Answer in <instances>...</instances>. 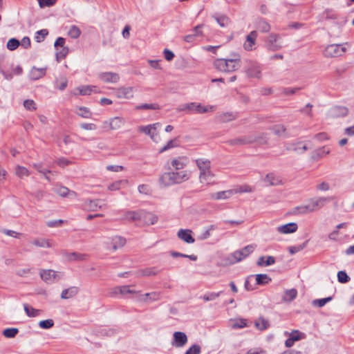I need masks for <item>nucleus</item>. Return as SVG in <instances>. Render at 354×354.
I'll list each match as a JSON object with an SVG mask.
<instances>
[{
    "label": "nucleus",
    "instance_id": "1",
    "mask_svg": "<svg viewBox=\"0 0 354 354\" xmlns=\"http://www.w3.org/2000/svg\"><path fill=\"white\" fill-rule=\"evenodd\" d=\"M191 176L190 170H174L162 174L158 180L160 185L165 187L186 182L190 179Z\"/></svg>",
    "mask_w": 354,
    "mask_h": 354
},
{
    "label": "nucleus",
    "instance_id": "2",
    "mask_svg": "<svg viewBox=\"0 0 354 354\" xmlns=\"http://www.w3.org/2000/svg\"><path fill=\"white\" fill-rule=\"evenodd\" d=\"M195 164L199 170V183L205 186L215 184V174L212 170L211 161L207 158H200L195 160Z\"/></svg>",
    "mask_w": 354,
    "mask_h": 354
},
{
    "label": "nucleus",
    "instance_id": "3",
    "mask_svg": "<svg viewBox=\"0 0 354 354\" xmlns=\"http://www.w3.org/2000/svg\"><path fill=\"white\" fill-rule=\"evenodd\" d=\"M241 56L233 54L231 58H218L214 62V67L223 73H232L237 71L241 66Z\"/></svg>",
    "mask_w": 354,
    "mask_h": 354
},
{
    "label": "nucleus",
    "instance_id": "4",
    "mask_svg": "<svg viewBox=\"0 0 354 354\" xmlns=\"http://www.w3.org/2000/svg\"><path fill=\"white\" fill-rule=\"evenodd\" d=\"M330 201V197H319L310 199L307 204L297 207L300 214H306L317 211L324 207L325 203Z\"/></svg>",
    "mask_w": 354,
    "mask_h": 354
},
{
    "label": "nucleus",
    "instance_id": "5",
    "mask_svg": "<svg viewBox=\"0 0 354 354\" xmlns=\"http://www.w3.org/2000/svg\"><path fill=\"white\" fill-rule=\"evenodd\" d=\"M178 111H184L186 113H204L214 111V106H203L200 103L190 102L180 105L178 108Z\"/></svg>",
    "mask_w": 354,
    "mask_h": 354
},
{
    "label": "nucleus",
    "instance_id": "6",
    "mask_svg": "<svg viewBox=\"0 0 354 354\" xmlns=\"http://www.w3.org/2000/svg\"><path fill=\"white\" fill-rule=\"evenodd\" d=\"M257 248V245L254 243L249 244L243 248L234 251L229 257L230 263L233 264L249 257Z\"/></svg>",
    "mask_w": 354,
    "mask_h": 354
},
{
    "label": "nucleus",
    "instance_id": "7",
    "mask_svg": "<svg viewBox=\"0 0 354 354\" xmlns=\"http://www.w3.org/2000/svg\"><path fill=\"white\" fill-rule=\"evenodd\" d=\"M160 126L159 122L148 124L141 125L138 127V131L144 133L151 138V140L156 143L160 142V136L158 132V128Z\"/></svg>",
    "mask_w": 354,
    "mask_h": 354
},
{
    "label": "nucleus",
    "instance_id": "8",
    "mask_svg": "<svg viewBox=\"0 0 354 354\" xmlns=\"http://www.w3.org/2000/svg\"><path fill=\"white\" fill-rule=\"evenodd\" d=\"M345 44H329L327 45L323 51L326 57H337L343 55L346 51Z\"/></svg>",
    "mask_w": 354,
    "mask_h": 354
},
{
    "label": "nucleus",
    "instance_id": "9",
    "mask_svg": "<svg viewBox=\"0 0 354 354\" xmlns=\"http://www.w3.org/2000/svg\"><path fill=\"white\" fill-rule=\"evenodd\" d=\"M125 243V239L119 236L105 237L103 241V244L105 245L106 249L113 250L114 251L122 248Z\"/></svg>",
    "mask_w": 354,
    "mask_h": 354
},
{
    "label": "nucleus",
    "instance_id": "10",
    "mask_svg": "<svg viewBox=\"0 0 354 354\" xmlns=\"http://www.w3.org/2000/svg\"><path fill=\"white\" fill-rule=\"evenodd\" d=\"M118 99L131 100L134 97L136 88L133 86H120L114 89Z\"/></svg>",
    "mask_w": 354,
    "mask_h": 354
},
{
    "label": "nucleus",
    "instance_id": "11",
    "mask_svg": "<svg viewBox=\"0 0 354 354\" xmlns=\"http://www.w3.org/2000/svg\"><path fill=\"white\" fill-rule=\"evenodd\" d=\"M62 276V273L54 270H42L40 271V277L45 282L52 283L59 280Z\"/></svg>",
    "mask_w": 354,
    "mask_h": 354
},
{
    "label": "nucleus",
    "instance_id": "12",
    "mask_svg": "<svg viewBox=\"0 0 354 354\" xmlns=\"http://www.w3.org/2000/svg\"><path fill=\"white\" fill-rule=\"evenodd\" d=\"M98 79L105 84H117L120 80V75L114 72H102L97 75Z\"/></svg>",
    "mask_w": 354,
    "mask_h": 354
},
{
    "label": "nucleus",
    "instance_id": "13",
    "mask_svg": "<svg viewBox=\"0 0 354 354\" xmlns=\"http://www.w3.org/2000/svg\"><path fill=\"white\" fill-rule=\"evenodd\" d=\"M189 162V158L186 156H178L170 160V166L174 170H184Z\"/></svg>",
    "mask_w": 354,
    "mask_h": 354
},
{
    "label": "nucleus",
    "instance_id": "14",
    "mask_svg": "<svg viewBox=\"0 0 354 354\" xmlns=\"http://www.w3.org/2000/svg\"><path fill=\"white\" fill-rule=\"evenodd\" d=\"M266 47L269 50L276 51L282 48V43L277 35L271 34L267 38Z\"/></svg>",
    "mask_w": 354,
    "mask_h": 354
},
{
    "label": "nucleus",
    "instance_id": "15",
    "mask_svg": "<svg viewBox=\"0 0 354 354\" xmlns=\"http://www.w3.org/2000/svg\"><path fill=\"white\" fill-rule=\"evenodd\" d=\"M143 209L127 211L123 214L122 219L129 222L142 221Z\"/></svg>",
    "mask_w": 354,
    "mask_h": 354
},
{
    "label": "nucleus",
    "instance_id": "16",
    "mask_svg": "<svg viewBox=\"0 0 354 354\" xmlns=\"http://www.w3.org/2000/svg\"><path fill=\"white\" fill-rule=\"evenodd\" d=\"M63 257L70 262L72 261H84L88 258V254L78 252H68L66 251H62Z\"/></svg>",
    "mask_w": 354,
    "mask_h": 354
},
{
    "label": "nucleus",
    "instance_id": "17",
    "mask_svg": "<svg viewBox=\"0 0 354 354\" xmlns=\"http://www.w3.org/2000/svg\"><path fill=\"white\" fill-rule=\"evenodd\" d=\"M298 229L297 223L291 222L277 227L276 230L281 234H288L295 232Z\"/></svg>",
    "mask_w": 354,
    "mask_h": 354
},
{
    "label": "nucleus",
    "instance_id": "18",
    "mask_svg": "<svg viewBox=\"0 0 354 354\" xmlns=\"http://www.w3.org/2000/svg\"><path fill=\"white\" fill-rule=\"evenodd\" d=\"M30 243L35 247L41 248H51L55 246V243L52 239L41 237L34 239Z\"/></svg>",
    "mask_w": 354,
    "mask_h": 354
},
{
    "label": "nucleus",
    "instance_id": "19",
    "mask_svg": "<svg viewBox=\"0 0 354 354\" xmlns=\"http://www.w3.org/2000/svg\"><path fill=\"white\" fill-rule=\"evenodd\" d=\"M248 77L260 79L261 77V68L257 64H250L245 70Z\"/></svg>",
    "mask_w": 354,
    "mask_h": 354
},
{
    "label": "nucleus",
    "instance_id": "20",
    "mask_svg": "<svg viewBox=\"0 0 354 354\" xmlns=\"http://www.w3.org/2000/svg\"><path fill=\"white\" fill-rule=\"evenodd\" d=\"M174 341L172 345L176 347H183L187 342V337L183 332L177 331L173 335Z\"/></svg>",
    "mask_w": 354,
    "mask_h": 354
},
{
    "label": "nucleus",
    "instance_id": "21",
    "mask_svg": "<svg viewBox=\"0 0 354 354\" xmlns=\"http://www.w3.org/2000/svg\"><path fill=\"white\" fill-rule=\"evenodd\" d=\"M46 67L37 68L33 66L29 71V77L32 80H39L46 75Z\"/></svg>",
    "mask_w": 354,
    "mask_h": 354
},
{
    "label": "nucleus",
    "instance_id": "22",
    "mask_svg": "<svg viewBox=\"0 0 354 354\" xmlns=\"http://www.w3.org/2000/svg\"><path fill=\"white\" fill-rule=\"evenodd\" d=\"M257 37V32L255 30L252 31L249 35H247L246 39L243 44V48L246 50L250 51L254 49Z\"/></svg>",
    "mask_w": 354,
    "mask_h": 354
},
{
    "label": "nucleus",
    "instance_id": "23",
    "mask_svg": "<svg viewBox=\"0 0 354 354\" xmlns=\"http://www.w3.org/2000/svg\"><path fill=\"white\" fill-rule=\"evenodd\" d=\"M105 203L101 199L89 200L84 203L85 207L90 211H97L105 207Z\"/></svg>",
    "mask_w": 354,
    "mask_h": 354
},
{
    "label": "nucleus",
    "instance_id": "24",
    "mask_svg": "<svg viewBox=\"0 0 354 354\" xmlns=\"http://www.w3.org/2000/svg\"><path fill=\"white\" fill-rule=\"evenodd\" d=\"M160 293L158 292H151L145 293L140 296L139 301L145 304H151L153 301L159 300Z\"/></svg>",
    "mask_w": 354,
    "mask_h": 354
},
{
    "label": "nucleus",
    "instance_id": "25",
    "mask_svg": "<svg viewBox=\"0 0 354 354\" xmlns=\"http://www.w3.org/2000/svg\"><path fill=\"white\" fill-rule=\"evenodd\" d=\"M234 195V192L232 189H228L213 193L211 194V198L215 201H221L229 199Z\"/></svg>",
    "mask_w": 354,
    "mask_h": 354
},
{
    "label": "nucleus",
    "instance_id": "26",
    "mask_svg": "<svg viewBox=\"0 0 354 354\" xmlns=\"http://www.w3.org/2000/svg\"><path fill=\"white\" fill-rule=\"evenodd\" d=\"M192 230L188 229H180L177 233V236L187 243H194L195 240L192 236Z\"/></svg>",
    "mask_w": 354,
    "mask_h": 354
},
{
    "label": "nucleus",
    "instance_id": "27",
    "mask_svg": "<svg viewBox=\"0 0 354 354\" xmlns=\"http://www.w3.org/2000/svg\"><path fill=\"white\" fill-rule=\"evenodd\" d=\"M263 181L267 185L270 186H277L283 184V182L279 176L275 175L273 173L267 174L264 178Z\"/></svg>",
    "mask_w": 354,
    "mask_h": 354
},
{
    "label": "nucleus",
    "instance_id": "28",
    "mask_svg": "<svg viewBox=\"0 0 354 354\" xmlns=\"http://www.w3.org/2000/svg\"><path fill=\"white\" fill-rule=\"evenodd\" d=\"M95 88L96 86H95L84 85L75 88L73 94L75 95H90L93 91H95Z\"/></svg>",
    "mask_w": 354,
    "mask_h": 354
},
{
    "label": "nucleus",
    "instance_id": "29",
    "mask_svg": "<svg viewBox=\"0 0 354 354\" xmlns=\"http://www.w3.org/2000/svg\"><path fill=\"white\" fill-rule=\"evenodd\" d=\"M139 292H140V291H136L133 289H131L130 286H122L115 287L113 290L111 294H113V295H118V294L126 295V294H138Z\"/></svg>",
    "mask_w": 354,
    "mask_h": 354
},
{
    "label": "nucleus",
    "instance_id": "30",
    "mask_svg": "<svg viewBox=\"0 0 354 354\" xmlns=\"http://www.w3.org/2000/svg\"><path fill=\"white\" fill-rule=\"evenodd\" d=\"M348 114V109L345 106H335L330 111V115L333 118L344 117Z\"/></svg>",
    "mask_w": 354,
    "mask_h": 354
},
{
    "label": "nucleus",
    "instance_id": "31",
    "mask_svg": "<svg viewBox=\"0 0 354 354\" xmlns=\"http://www.w3.org/2000/svg\"><path fill=\"white\" fill-rule=\"evenodd\" d=\"M54 192L62 197L75 198L77 195L75 192L71 191L67 187L63 186L55 189Z\"/></svg>",
    "mask_w": 354,
    "mask_h": 354
},
{
    "label": "nucleus",
    "instance_id": "32",
    "mask_svg": "<svg viewBox=\"0 0 354 354\" xmlns=\"http://www.w3.org/2000/svg\"><path fill=\"white\" fill-rule=\"evenodd\" d=\"M158 219V216L154 214L151 212H147L146 211L144 210V214L142 215V221L145 225H153L157 223Z\"/></svg>",
    "mask_w": 354,
    "mask_h": 354
},
{
    "label": "nucleus",
    "instance_id": "33",
    "mask_svg": "<svg viewBox=\"0 0 354 354\" xmlns=\"http://www.w3.org/2000/svg\"><path fill=\"white\" fill-rule=\"evenodd\" d=\"M110 118L113 131L119 130L122 129L125 124V120L122 117L115 116Z\"/></svg>",
    "mask_w": 354,
    "mask_h": 354
},
{
    "label": "nucleus",
    "instance_id": "34",
    "mask_svg": "<svg viewBox=\"0 0 354 354\" xmlns=\"http://www.w3.org/2000/svg\"><path fill=\"white\" fill-rule=\"evenodd\" d=\"M230 326L233 329L243 328L247 326V319L243 318H236L229 321Z\"/></svg>",
    "mask_w": 354,
    "mask_h": 354
},
{
    "label": "nucleus",
    "instance_id": "35",
    "mask_svg": "<svg viewBox=\"0 0 354 354\" xmlns=\"http://www.w3.org/2000/svg\"><path fill=\"white\" fill-rule=\"evenodd\" d=\"M275 259L272 256H262L260 257L257 262V266H269L274 264Z\"/></svg>",
    "mask_w": 354,
    "mask_h": 354
},
{
    "label": "nucleus",
    "instance_id": "36",
    "mask_svg": "<svg viewBox=\"0 0 354 354\" xmlns=\"http://www.w3.org/2000/svg\"><path fill=\"white\" fill-rule=\"evenodd\" d=\"M78 293V288L72 286L65 290H63L61 294V298L63 299H68L75 297Z\"/></svg>",
    "mask_w": 354,
    "mask_h": 354
},
{
    "label": "nucleus",
    "instance_id": "37",
    "mask_svg": "<svg viewBox=\"0 0 354 354\" xmlns=\"http://www.w3.org/2000/svg\"><path fill=\"white\" fill-rule=\"evenodd\" d=\"M75 113L80 117L88 119L92 117V112L86 106H77Z\"/></svg>",
    "mask_w": 354,
    "mask_h": 354
},
{
    "label": "nucleus",
    "instance_id": "38",
    "mask_svg": "<svg viewBox=\"0 0 354 354\" xmlns=\"http://www.w3.org/2000/svg\"><path fill=\"white\" fill-rule=\"evenodd\" d=\"M287 149L293 151L297 153H302L308 149V147L302 142L291 144Z\"/></svg>",
    "mask_w": 354,
    "mask_h": 354
},
{
    "label": "nucleus",
    "instance_id": "39",
    "mask_svg": "<svg viewBox=\"0 0 354 354\" xmlns=\"http://www.w3.org/2000/svg\"><path fill=\"white\" fill-rule=\"evenodd\" d=\"M127 180H116L108 185V189L110 191H118L120 190L122 187L127 185Z\"/></svg>",
    "mask_w": 354,
    "mask_h": 354
},
{
    "label": "nucleus",
    "instance_id": "40",
    "mask_svg": "<svg viewBox=\"0 0 354 354\" xmlns=\"http://www.w3.org/2000/svg\"><path fill=\"white\" fill-rule=\"evenodd\" d=\"M24 310H25L26 315L30 317H37L41 313L40 310L35 309L32 306H30L28 304H24Z\"/></svg>",
    "mask_w": 354,
    "mask_h": 354
},
{
    "label": "nucleus",
    "instance_id": "41",
    "mask_svg": "<svg viewBox=\"0 0 354 354\" xmlns=\"http://www.w3.org/2000/svg\"><path fill=\"white\" fill-rule=\"evenodd\" d=\"M297 291L296 289L292 288L290 290H286L284 292L283 300L286 302H290L297 297Z\"/></svg>",
    "mask_w": 354,
    "mask_h": 354
},
{
    "label": "nucleus",
    "instance_id": "42",
    "mask_svg": "<svg viewBox=\"0 0 354 354\" xmlns=\"http://www.w3.org/2000/svg\"><path fill=\"white\" fill-rule=\"evenodd\" d=\"M254 326L257 329L263 330L270 326V323L268 320L263 317H259L254 322Z\"/></svg>",
    "mask_w": 354,
    "mask_h": 354
},
{
    "label": "nucleus",
    "instance_id": "43",
    "mask_svg": "<svg viewBox=\"0 0 354 354\" xmlns=\"http://www.w3.org/2000/svg\"><path fill=\"white\" fill-rule=\"evenodd\" d=\"M158 273L155 268H147L138 271V277L154 276Z\"/></svg>",
    "mask_w": 354,
    "mask_h": 354
},
{
    "label": "nucleus",
    "instance_id": "44",
    "mask_svg": "<svg viewBox=\"0 0 354 354\" xmlns=\"http://www.w3.org/2000/svg\"><path fill=\"white\" fill-rule=\"evenodd\" d=\"M15 174L20 178H23L24 177H27L30 175L29 170L25 167L18 165L16 167L15 170Z\"/></svg>",
    "mask_w": 354,
    "mask_h": 354
},
{
    "label": "nucleus",
    "instance_id": "45",
    "mask_svg": "<svg viewBox=\"0 0 354 354\" xmlns=\"http://www.w3.org/2000/svg\"><path fill=\"white\" fill-rule=\"evenodd\" d=\"M271 129L277 136H285L287 135L286 128L283 124H276Z\"/></svg>",
    "mask_w": 354,
    "mask_h": 354
},
{
    "label": "nucleus",
    "instance_id": "46",
    "mask_svg": "<svg viewBox=\"0 0 354 354\" xmlns=\"http://www.w3.org/2000/svg\"><path fill=\"white\" fill-rule=\"evenodd\" d=\"M56 87L60 90L64 91L68 85V80L65 76H60L55 80Z\"/></svg>",
    "mask_w": 354,
    "mask_h": 354
},
{
    "label": "nucleus",
    "instance_id": "47",
    "mask_svg": "<svg viewBox=\"0 0 354 354\" xmlns=\"http://www.w3.org/2000/svg\"><path fill=\"white\" fill-rule=\"evenodd\" d=\"M256 281L259 285H266L271 281V278L266 274H258L256 275Z\"/></svg>",
    "mask_w": 354,
    "mask_h": 354
},
{
    "label": "nucleus",
    "instance_id": "48",
    "mask_svg": "<svg viewBox=\"0 0 354 354\" xmlns=\"http://www.w3.org/2000/svg\"><path fill=\"white\" fill-rule=\"evenodd\" d=\"M24 107L29 111H36L37 109V104L33 100H26L24 101L23 103Z\"/></svg>",
    "mask_w": 354,
    "mask_h": 354
},
{
    "label": "nucleus",
    "instance_id": "49",
    "mask_svg": "<svg viewBox=\"0 0 354 354\" xmlns=\"http://www.w3.org/2000/svg\"><path fill=\"white\" fill-rule=\"evenodd\" d=\"M256 139H252L250 138H239V139H234L230 141V143L231 145H245L248 143H250L252 142H254Z\"/></svg>",
    "mask_w": 354,
    "mask_h": 354
},
{
    "label": "nucleus",
    "instance_id": "50",
    "mask_svg": "<svg viewBox=\"0 0 354 354\" xmlns=\"http://www.w3.org/2000/svg\"><path fill=\"white\" fill-rule=\"evenodd\" d=\"M221 291L218 292H209L205 294L202 298L205 301H214L216 299H217L221 295Z\"/></svg>",
    "mask_w": 354,
    "mask_h": 354
},
{
    "label": "nucleus",
    "instance_id": "51",
    "mask_svg": "<svg viewBox=\"0 0 354 354\" xmlns=\"http://www.w3.org/2000/svg\"><path fill=\"white\" fill-rule=\"evenodd\" d=\"M170 255L174 258H176V257L188 258L190 260L194 261H196L198 259L197 256L195 254L188 255V254H183L180 252H175V251L170 252Z\"/></svg>",
    "mask_w": 354,
    "mask_h": 354
},
{
    "label": "nucleus",
    "instance_id": "52",
    "mask_svg": "<svg viewBox=\"0 0 354 354\" xmlns=\"http://www.w3.org/2000/svg\"><path fill=\"white\" fill-rule=\"evenodd\" d=\"M18 333L19 330L17 328H8L3 331V335L7 338H13Z\"/></svg>",
    "mask_w": 354,
    "mask_h": 354
},
{
    "label": "nucleus",
    "instance_id": "53",
    "mask_svg": "<svg viewBox=\"0 0 354 354\" xmlns=\"http://www.w3.org/2000/svg\"><path fill=\"white\" fill-rule=\"evenodd\" d=\"M178 146L177 139L170 140L163 147L160 149V153L166 151L170 149L174 148Z\"/></svg>",
    "mask_w": 354,
    "mask_h": 354
},
{
    "label": "nucleus",
    "instance_id": "54",
    "mask_svg": "<svg viewBox=\"0 0 354 354\" xmlns=\"http://www.w3.org/2000/svg\"><path fill=\"white\" fill-rule=\"evenodd\" d=\"M20 46V42L15 38H12L7 42V48L10 50H14Z\"/></svg>",
    "mask_w": 354,
    "mask_h": 354
},
{
    "label": "nucleus",
    "instance_id": "55",
    "mask_svg": "<svg viewBox=\"0 0 354 354\" xmlns=\"http://www.w3.org/2000/svg\"><path fill=\"white\" fill-rule=\"evenodd\" d=\"M232 191L234 192V194H239V193H250L253 191V189L250 185H243L240 186L236 189H233Z\"/></svg>",
    "mask_w": 354,
    "mask_h": 354
},
{
    "label": "nucleus",
    "instance_id": "56",
    "mask_svg": "<svg viewBox=\"0 0 354 354\" xmlns=\"http://www.w3.org/2000/svg\"><path fill=\"white\" fill-rule=\"evenodd\" d=\"M80 33V28L75 26H72L68 32V35L73 39L79 37Z\"/></svg>",
    "mask_w": 354,
    "mask_h": 354
},
{
    "label": "nucleus",
    "instance_id": "57",
    "mask_svg": "<svg viewBox=\"0 0 354 354\" xmlns=\"http://www.w3.org/2000/svg\"><path fill=\"white\" fill-rule=\"evenodd\" d=\"M135 109L136 110H147V109H158V105L156 104H142L137 105Z\"/></svg>",
    "mask_w": 354,
    "mask_h": 354
},
{
    "label": "nucleus",
    "instance_id": "58",
    "mask_svg": "<svg viewBox=\"0 0 354 354\" xmlns=\"http://www.w3.org/2000/svg\"><path fill=\"white\" fill-rule=\"evenodd\" d=\"M54 325V322L51 319L42 320L39 322V326L44 329H48L53 327Z\"/></svg>",
    "mask_w": 354,
    "mask_h": 354
},
{
    "label": "nucleus",
    "instance_id": "59",
    "mask_svg": "<svg viewBox=\"0 0 354 354\" xmlns=\"http://www.w3.org/2000/svg\"><path fill=\"white\" fill-rule=\"evenodd\" d=\"M331 300H332L331 297L319 299H315L313 301V304L315 306L322 307Z\"/></svg>",
    "mask_w": 354,
    "mask_h": 354
},
{
    "label": "nucleus",
    "instance_id": "60",
    "mask_svg": "<svg viewBox=\"0 0 354 354\" xmlns=\"http://www.w3.org/2000/svg\"><path fill=\"white\" fill-rule=\"evenodd\" d=\"M337 279L338 281L342 283H346L350 280V277L344 271H339L337 272Z\"/></svg>",
    "mask_w": 354,
    "mask_h": 354
},
{
    "label": "nucleus",
    "instance_id": "61",
    "mask_svg": "<svg viewBox=\"0 0 354 354\" xmlns=\"http://www.w3.org/2000/svg\"><path fill=\"white\" fill-rule=\"evenodd\" d=\"M341 24H335L330 30V34L333 37H338L340 34Z\"/></svg>",
    "mask_w": 354,
    "mask_h": 354
},
{
    "label": "nucleus",
    "instance_id": "62",
    "mask_svg": "<svg viewBox=\"0 0 354 354\" xmlns=\"http://www.w3.org/2000/svg\"><path fill=\"white\" fill-rule=\"evenodd\" d=\"M48 35V31L46 29L39 30L36 32L35 39L37 42H41L44 40L45 37Z\"/></svg>",
    "mask_w": 354,
    "mask_h": 354
},
{
    "label": "nucleus",
    "instance_id": "63",
    "mask_svg": "<svg viewBox=\"0 0 354 354\" xmlns=\"http://www.w3.org/2000/svg\"><path fill=\"white\" fill-rule=\"evenodd\" d=\"M236 116L233 113H225L220 116V120L223 122H230L235 119Z\"/></svg>",
    "mask_w": 354,
    "mask_h": 354
},
{
    "label": "nucleus",
    "instance_id": "64",
    "mask_svg": "<svg viewBox=\"0 0 354 354\" xmlns=\"http://www.w3.org/2000/svg\"><path fill=\"white\" fill-rule=\"evenodd\" d=\"M201 353V347L194 344L185 353V354H199Z\"/></svg>",
    "mask_w": 354,
    "mask_h": 354
}]
</instances>
